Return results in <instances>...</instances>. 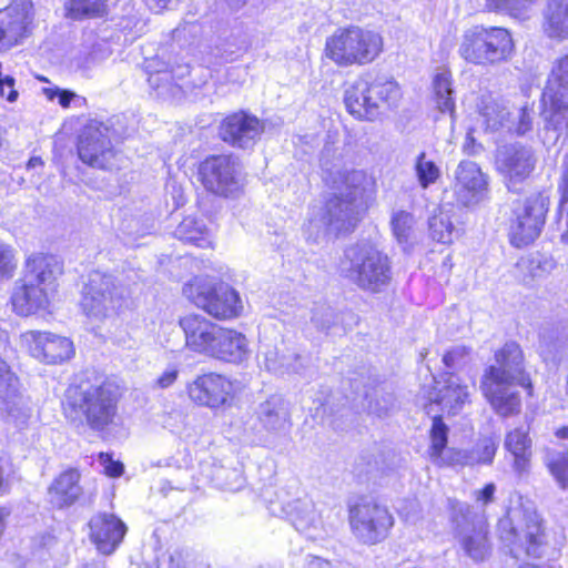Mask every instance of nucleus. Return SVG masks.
<instances>
[{"label":"nucleus","instance_id":"obj_40","mask_svg":"<svg viewBox=\"0 0 568 568\" xmlns=\"http://www.w3.org/2000/svg\"><path fill=\"white\" fill-rule=\"evenodd\" d=\"M534 2L536 0H486V8L524 20L528 17L529 8Z\"/></svg>","mask_w":568,"mask_h":568},{"label":"nucleus","instance_id":"obj_41","mask_svg":"<svg viewBox=\"0 0 568 568\" xmlns=\"http://www.w3.org/2000/svg\"><path fill=\"white\" fill-rule=\"evenodd\" d=\"M20 378L11 365L0 356V399L8 400L18 396Z\"/></svg>","mask_w":568,"mask_h":568},{"label":"nucleus","instance_id":"obj_57","mask_svg":"<svg viewBox=\"0 0 568 568\" xmlns=\"http://www.w3.org/2000/svg\"><path fill=\"white\" fill-rule=\"evenodd\" d=\"M539 343L541 353L546 355V353H551L552 348L557 352L558 347L562 343V339L557 333L555 336L552 331L549 332L548 329L542 328L539 333Z\"/></svg>","mask_w":568,"mask_h":568},{"label":"nucleus","instance_id":"obj_32","mask_svg":"<svg viewBox=\"0 0 568 568\" xmlns=\"http://www.w3.org/2000/svg\"><path fill=\"white\" fill-rule=\"evenodd\" d=\"M211 215H184L174 231V236L199 247H209L212 243V227L207 222Z\"/></svg>","mask_w":568,"mask_h":568},{"label":"nucleus","instance_id":"obj_55","mask_svg":"<svg viewBox=\"0 0 568 568\" xmlns=\"http://www.w3.org/2000/svg\"><path fill=\"white\" fill-rule=\"evenodd\" d=\"M109 302L112 304L111 307L119 313L129 308L132 305L130 288L121 287L118 292V288L113 284V291L109 290Z\"/></svg>","mask_w":568,"mask_h":568},{"label":"nucleus","instance_id":"obj_37","mask_svg":"<svg viewBox=\"0 0 568 568\" xmlns=\"http://www.w3.org/2000/svg\"><path fill=\"white\" fill-rule=\"evenodd\" d=\"M434 101L437 109L452 115L455 112L454 90L452 88V74L449 71L442 70L433 79Z\"/></svg>","mask_w":568,"mask_h":568},{"label":"nucleus","instance_id":"obj_43","mask_svg":"<svg viewBox=\"0 0 568 568\" xmlns=\"http://www.w3.org/2000/svg\"><path fill=\"white\" fill-rule=\"evenodd\" d=\"M546 465L560 488L568 487V453L549 452Z\"/></svg>","mask_w":568,"mask_h":568},{"label":"nucleus","instance_id":"obj_61","mask_svg":"<svg viewBox=\"0 0 568 568\" xmlns=\"http://www.w3.org/2000/svg\"><path fill=\"white\" fill-rule=\"evenodd\" d=\"M496 493V485L493 483L486 484L481 489L475 490L473 496L476 503L481 506H487L494 500Z\"/></svg>","mask_w":568,"mask_h":568},{"label":"nucleus","instance_id":"obj_21","mask_svg":"<svg viewBox=\"0 0 568 568\" xmlns=\"http://www.w3.org/2000/svg\"><path fill=\"white\" fill-rule=\"evenodd\" d=\"M33 29V4L31 0H12L0 11V42L14 44L29 36Z\"/></svg>","mask_w":568,"mask_h":568},{"label":"nucleus","instance_id":"obj_5","mask_svg":"<svg viewBox=\"0 0 568 568\" xmlns=\"http://www.w3.org/2000/svg\"><path fill=\"white\" fill-rule=\"evenodd\" d=\"M429 458L439 467H473L475 465H490L494 462L498 439L487 436L478 439L471 449L448 448V427L442 416L435 415L430 428Z\"/></svg>","mask_w":568,"mask_h":568},{"label":"nucleus","instance_id":"obj_64","mask_svg":"<svg viewBox=\"0 0 568 568\" xmlns=\"http://www.w3.org/2000/svg\"><path fill=\"white\" fill-rule=\"evenodd\" d=\"M122 120L126 122V118L124 115H115L111 119L112 132L116 139H123L128 132V125L122 124Z\"/></svg>","mask_w":568,"mask_h":568},{"label":"nucleus","instance_id":"obj_48","mask_svg":"<svg viewBox=\"0 0 568 568\" xmlns=\"http://www.w3.org/2000/svg\"><path fill=\"white\" fill-rule=\"evenodd\" d=\"M337 320L338 315L326 304L316 305L312 311L311 321L321 332L328 333L329 329L337 328Z\"/></svg>","mask_w":568,"mask_h":568},{"label":"nucleus","instance_id":"obj_52","mask_svg":"<svg viewBox=\"0 0 568 568\" xmlns=\"http://www.w3.org/2000/svg\"><path fill=\"white\" fill-rule=\"evenodd\" d=\"M90 539L97 546L98 549L103 550L106 541V519L104 517H98L90 520Z\"/></svg>","mask_w":568,"mask_h":568},{"label":"nucleus","instance_id":"obj_11","mask_svg":"<svg viewBox=\"0 0 568 568\" xmlns=\"http://www.w3.org/2000/svg\"><path fill=\"white\" fill-rule=\"evenodd\" d=\"M183 294L195 306L217 320L239 317L243 311L239 292L223 282L194 277L183 286Z\"/></svg>","mask_w":568,"mask_h":568},{"label":"nucleus","instance_id":"obj_26","mask_svg":"<svg viewBox=\"0 0 568 568\" xmlns=\"http://www.w3.org/2000/svg\"><path fill=\"white\" fill-rule=\"evenodd\" d=\"M257 358L260 365L276 375H304L310 364V357L294 351L284 353L276 345L261 342Z\"/></svg>","mask_w":568,"mask_h":568},{"label":"nucleus","instance_id":"obj_50","mask_svg":"<svg viewBox=\"0 0 568 568\" xmlns=\"http://www.w3.org/2000/svg\"><path fill=\"white\" fill-rule=\"evenodd\" d=\"M18 268L16 250L0 241V278H11Z\"/></svg>","mask_w":568,"mask_h":568},{"label":"nucleus","instance_id":"obj_63","mask_svg":"<svg viewBox=\"0 0 568 568\" xmlns=\"http://www.w3.org/2000/svg\"><path fill=\"white\" fill-rule=\"evenodd\" d=\"M179 369L176 366H169L158 378V385L161 388L170 387L178 378Z\"/></svg>","mask_w":568,"mask_h":568},{"label":"nucleus","instance_id":"obj_9","mask_svg":"<svg viewBox=\"0 0 568 568\" xmlns=\"http://www.w3.org/2000/svg\"><path fill=\"white\" fill-rule=\"evenodd\" d=\"M383 48L382 37L375 32L349 27L337 29L325 43V54L339 67L372 62Z\"/></svg>","mask_w":568,"mask_h":568},{"label":"nucleus","instance_id":"obj_33","mask_svg":"<svg viewBox=\"0 0 568 568\" xmlns=\"http://www.w3.org/2000/svg\"><path fill=\"white\" fill-rule=\"evenodd\" d=\"M545 215H516L509 226V241L515 247L532 243L545 225Z\"/></svg>","mask_w":568,"mask_h":568},{"label":"nucleus","instance_id":"obj_8","mask_svg":"<svg viewBox=\"0 0 568 568\" xmlns=\"http://www.w3.org/2000/svg\"><path fill=\"white\" fill-rule=\"evenodd\" d=\"M500 539L510 547V552L517 557L523 550L527 556L540 558L546 550V536L541 520L535 511L520 507L511 508L499 519Z\"/></svg>","mask_w":568,"mask_h":568},{"label":"nucleus","instance_id":"obj_28","mask_svg":"<svg viewBox=\"0 0 568 568\" xmlns=\"http://www.w3.org/2000/svg\"><path fill=\"white\" fill-rule=\"evenodd\" d=\"M104 130L102 123L90 121L78 138L79 158L92 168L104 169L105 166Z\"/></svg>","mask_w":568,"mask_h":568},{"label":"nucleus","instance_id":"obj_56","mask_svg":"<svg viewBox=\"0 0 568 568\" xmlns=\"http://www.w3.org/2000/svg\"><path fill=\"white\" fill-rule=\"evenodd\" d=\"M42 92L49 101H53L55 98H58L59 104L64 109L69 108L73 100L80 99L74 92L70 90H63L58 87L43 88Z\"/></svg>","mask_w":568,"mask_h":568},{"label":"nucleus","instance_id":"obj_3","mask_svg":"<svg viewBox=\"0 0 568 568\" xmlns=\"http://www.w3.org/2000/svg\"><path fill=\"white\" fill-rule=\"evenodd\" d=\"M329 153L331 149L327 148L321 158V165L329 173L332 183L331 191L324 196V213H358L359 210L367 209V202L374 192V179L362 170L333 172L334 165L327 159Z\"/></svg>","mask_w":568,"mask_h":568},{"label":"nucleus","instance_id":"obj_46","mask_svg":"<svg viewBox=\"0 0 568 568\" xmlns=\"http://www.w3.org/2000/svg\"><path fill=\"white\" fill-rule=\"evenodd\" d=\"M390 224L397 242L405 252H408L413 246L412 215H393Z\"/></svg>","mask_w":568,"mask_h":568},{"label":"nucleus","instance_id":"obj_22","mask_svg":"<svg viewBox=\"0 0 568 568\" xmlns=\"http://www.w3.org/2000/svg\"><path fill=\"white\" fill-rule=\"evenodd\" d=\"M285 516L294 528L305 534L308 539H317L321 536L322 520L315 510L314 503L308 498H297L288 501H272L271 510L276 513V507Z\"/></svg>","mask_w":568,"mask_h":568},{"label":"nucleus","instance_id":"obj_14","mask_svg":"<svg viewBox=\"0 0 568 568\" xmlns=\"http://www.w3.org/2000/svg\"><path fill=\"white\" fill-rule=\"evenodd\" d=\"M197 175L206 191L223 197L237 195L243 186L241 164L231 154L207 156L200 163Z\"/></svg>","mask_w":568,"mask_h":568},{"label":"nucleus","instance_id":"obj_60","mask_svg":"<svg viewBox=\"0 0 568 568\" xmlns=\"http://www.w3.org/2000/svg\"><path fill=\"white\" fill-rule=\"evenodd\" d=\"M200 33L201 26L196 21L184 20L179 27L174 29V36L176 38H186L189 36L191 39H195L200 36Z\"/></svg>","mask_w":568,"mask_h":568},{"label":"nucleus","instance_id":"obj_51","mask_svg":"<svg viewBox=\"0 0 568 568\" xmlns=\"http://www.w3.org/2000/svg\"><path fill=\"white\" fill-rule=\"evenodd\" d=\"M126 532V525L118 516L109 514V555L120 546Z\"/></svg>","mask_w":568,"mask_h":568},{"label":"nucleus","instance_id":"obj_47","mask_svg":"<svg viewBox=\"0 0 568 568\" xmlns=\"http://www.w3.org/2000/svg\"><path fill=\"white\" fill-rule=\"evenodd\" d=\"M415 171L423 189H427L430 184H434L440 176L439 168L433 161L426 159L425 152H422L417 156Z\"/></svg>","mask_w":568,"mask_h":568},{"label":"nucleus","instance_id":"obj_6","mask_svg":"<svg viewBox=\"0 0 568 568\" xmlns=\"http://www.w3.org/2000/svg\"><path fill=\"white\" fill-rule=\"evenodd\" d=\"M513 50L514 41L507 29L483 24L465 30L458 47V53L466 62L483 67L507 61Z\"/></svg>","mask_w":568,"mask_h":568},{"label":"nucleus","instance_id":"obj_7","mask_svg":"<svg viewBox=\"0 0 568 568\" xmlns=\"http://www.w3.org/2000/svg\"><path fill=\"white\" fill-rule=\"evenodd\" d=\"M399 95V88L393 80L384 77L373 80L359 78L345 89L344 103L354 118L373 121L384 106L395 103Z\"/></svg>","mask_w":568,"mask_h":568},{"label":"nucleus","instance_id":"obj_30","mask_svg":"<svg viewBox=\"0 0 568 568\" xmlns=\"http://www.w3.org/2000/svg\"><path fill=\"white\" fill-rule=\"evenodd\" d=\"M248 342L244 334L222 327L217 336L212 358L239 364L248 357Z\"/></svg>","mask_w":568,"mask_h":568},{"label":"nucleus","instance_id":"obj_2","mask_svg":"<svg viewBox=\"0 0 568 568\" xmlns=\"http://www.w3.org/2000/svg\"><path fill=\"white\" fill-rule=\"evenodd\" d=\"M26 273L14 282L9 304L12 312L21 317L48 310L58 291V275L61 264L51 254L34 253L24 262Z\"/></svg>","mask_w":568,"mask_h":568},{"label":"nucleus","instance_id":"obj_34","mask_svg":"<svg viewBox=\"0 0 568 568\" xmlns=\"http://www.w3.org/2000/svg\"><path fill=\"white\" fill-rule=\"evenodd\" d=\"M353 384H357L355 378L351 379L352 387ZM354 394L355 397L353 400H355L357 396H363L367 402L368 412L379 417L386 415L395 404L394 395L392 392L386 390L385 384H378L374 387L365 385L363 392H361L358 385H356Z\"/></svg>","mask_w":568,"mask_h":568},{"label":"nucleus","instance_id":"obj_53","mask_svg":"<svg viewBox=\"0 0 568 568\" xmlns=\"http://www.w3.org/2000/svg\"><path fill=\"white\" fill-rule=\"evenodd\" d=\"M469 352L465 346H457L446 352L443 356L444 365L449 369L458 368L468 361Z\"/></svg>","mask_w":568,"mask_h":568},{"label":"nucleus","instance_id":"obj_1","mask_svg":"<svg viewBox=\"0 0 568 568\" xmlns=\"http://www.w3.org/2000/svg\"><path fill=\"white\" fill-rule=\"evenodd\" d=\"M495 363L487 366L480 381V388L493 409L501 417L516 415L521 409L517 386L531 395L532 384L525 371L524 353L516 342H507L495 352Z\"/></svg>","mask_w":568,"mask_h":568},{"label":"nucleus","instance_id":"obj_35","mask_svg":"<svg viewBox=\"0 0 568 568\" xmlns=\"http://www.w3.org/2000/svg\"><path fill=\"white\" fill-rule=\"evenodd\" d=\"M358 222V215H312L307 232L308 236L312 237L313 226L324 227V234L331 235V239H336L353 232Z\"/></svg>","mask_w":568,"mask_h":568},{"label":"nucleus","instance_id":"obj_18","mask_svg":"<svg viewBox=\"0 0 568 568\" xmlns=\"http://www.w3.org/2000/svg\"><path fill=\"white\" fill-rule=\"evenodd\" d=\"M453 192L460 205H475L487 197L488 176L477 163L460 161L454 172Z\"/></svg>","mask_w":568,"mask_h":568},{"label":"nucleus","instance_id":"obj_15","mask_svg":"<svg viewBox=\"0 0 568 568\" xmlns=\"http://www.w3.org/2000/svg\"><path fill=\"white\" fill-rule=\"evenodd\" d=\"M254 419L253 429L265 442L286 436L292 427L288 403L280 395L260 403Z\"/></svg>","mask_w":568,"mask_h":568},{"label":"nucleus","instance_id":"obj_58","mask_svg":"<svg viewBox=\"0 0 568 568\" xmlns=\"http://www.w3.org/2000/svg\"><path fill=\"white\" fill-rule=\"evenodd\" d=\"M549 211V197L542 193L531 195L527 200L524 213H547Z\"/></svg>","mask_w":568,"mask_h":568},{"label":"nucleus","instance_id":"obj_59","mask_svg":"<svg viewBox=\"0 0 568 568\" xmlns=\"http://www.w3.org/2000/svg\"><path fill=\"white\" fill-rule=\"evenodd\" d=\"M310 412L314 417H320L322 422L326 415H333V406L331 405V396H326L323 399L316 398L313 400V406L310 407Z\"/></svg>","mask_w":568,"mask_h":568},{"label":"nucleus","instance_id":"obj_23","mask_svg":"<svg viewBox=\"0 0 568 568\" xmlns=\"http://www.w3.org/2000/svg\"><path fill=\"white\" fill-rule=\"evenodd\" d=\"M81 473L68 467L53 477L47 487L48 501L54 510H64L77 505L83 497Z\"/></svg>","mask_w":568,"mask_h":568},{"label":"nucleus","instance_id":"obj_42","mask_svg":"<svg viewBox=\"0 0 568 568\" xmlns=\"http://www.w3.org/2000/svg\"><path fill=\"white\" fill-rule=\"evenodd\" d=\"M480 114L486 126L493 131L506 126L508 116H510V112L505 106L493 100L483 105Z\"/></svg>","mask_w":568,"mask_h":568},{"label":"nucleus","instance_id":"obj_44","mask_svg":"<svg viewBox=\"0 0 568 568\" xmlns=\"http://www.w3.org/2000/svg\"><path fill=\"white\" fill-rule=\"evenodd\" d=\"M535 111L528 103L520 106L513 114V118L508 116L506 128L509 131H514L518 135H525L527 132L532 130L534 126Z\"/></svg>","mask_w":568,"mask_h":568},{"label":"nucleus","instance_id":"obj_19","mask_svg":"<svg viewBox=\"0 0 568 568\" xmlns=\"http://www.w3.org/2000/svg\"><path fill=\"white\" fill-rule=\"evenodd\" d=\"M22 337L29 353L48 365L65 362L74 354L73 343L68 337L39 331L26 332Z\"/></svg>","mask_w":568,"mask_h":568},{"label":"nucleus","instance_id":"obj_45","mask_svg":"<svg viewBox=\"0 0 568 568\" xmlns=\"http://www.w3.org/2000/svg\"><path fill=\"white\" fill-rule=\"evenodd\" d=\"M105 2L97 0H71L68 4L69 14L73 19L100 17L105 12Z\"/></svg>","mask_w":568,"mask_h":568},{"label":"nucleus","instance_id":"obj_62","mask_svg":"<svg viewBox=\"0 0 568 568\" xmlns=\"http://www.w3.org/2000/svg\"><path fill=\"white\" fill-rule=\"evenodd\" d=\"M400 517L408 524H415L419 518V506L416 500L408 503L406 507L398 510Z\"/></svg>","mask_w":568,"mask_h":568},{"label":"nucleus","instance_id":"obj_54","mask_svg":"<svg viewBox=\"0 0 568 568\" xmlns=\"http://www.w3.org/2000/svg\"><path fill=\"white\" fill-rule=\"evenodd\" d=\"M558 191L560 193L558 213H568V153L562 159Z\"/></svg>","mask_w":568,"mask_h":568},{"label":"nucleus","instance_id":"obj_13","mask_svg":"<svg viewBox=\"0 0 568 568\" xmlns=\"http://www.w3.org/2000/svg\"><path fill=\"white\" fill-rule=\"evenodd\" d=\"M348 520L352 534L364 545H376L385 540L395 523L385 505L367 498L349 506Z\"/></svg>","mask_w":568,"mask_h":568},{"label":"nucleus","instance_id":"obj_12","mask_svg":"<svg viewBox=\"0 0 568 568\" xmlns=\"http://www.w3.org/2000/svg\"><path fill=\"white\" fill-rule=\"evenodd\" d=\"M450 509L454 536L464 552L476 562L487 559L491 554V541L485 517L459 501H452Z\"/></svg>","mask_w":568,"mask_h":568},{"label":"nucleus","instance_id":"obj_16","mask_svg":"<svg viewBox=\"0 0 568 568\" xmlns=\"http://www.w3.org/2000/svg\"><path fill=\"white\" fill-rule=\"evenodd\" d=\"M187 394L196 405L219 409L231 406L234 386L224 375L207 373L197 376L187 385Z\"/></svg>","mask_w":568,"mask_h":568},{"label":"nucleus","instance_id":"obj_31","mask_svg":"<svg viewBox=\"0 0 568 568\" xmlns=\"http://www.w3.org/2000/svg\"><path fill=\"white\" fill-rule=\"evenodd\" d=\"M504 447L514 458L515 473L518 475L527 473L532 457V440L528 427H517L508 432L505 436Z\"/></svg>","mask_w":568,"mask_h":568},{"label":"nucleus","instance_id":"obj_4","mask_svg":"<svg viewBox=\"0 0 568 568\" xmlns=\"http://www.w3.org/2000/svg\"><path fill=\"white\" fill-rule=\"evenodd\" d=\"M342 268L359 288L379 293L392 281L388 256L368 242H357L344 251Z\"/></svg>","mask_w":568,"mask_h":568},{"label":"nucleus","instance_id":"obj_10","mask_svg":"<svg viewBox=\"0 0 568 568\" xmlns=\"http://www.w3.org/2000/svg\"><path fill=\"white\" fill-rule=\"evenodd\" d=\"M65 418L85 423L93 430H103L106 425L105 381H83L68 387L62 402Z\"/></svg>","mask_w":568,"mask_h":568},{"label":"nucleus","instance_id":"obj_17","mask_svg":"<svg viewBox=\"0 0 568 568\" xmlns=\"http://www.w3.org/2000/svg\"><path fill=\"white\" fill-rule=\"evenodd\" d=\"M433 378L435 385L428 394L429 403L425 407L427 414L438 407L448 415H456L470 403L468 386L462 383L459 376L446 373L440 379Z\"/></svg>","mask_w":568,"mask_h":568},{"label":"nucleus","instance_id":"obj_20","mask_svg":"<svg viewBox=\"0 0 568 568\" xmlns=\"http://www.w3.org/2000/svg\"><path fill=\"white\" fill-rule=\"evenodd\" d=\"M541 103L545 140L556 143L568 131V93L546 85Z\"/></svg>","mask_w":568,"mask_h":568},{"label":"nucleus","instance_id":"obj_24","mask_svg":"<svg viewBox=\"0 0 568 568\" xmlns=\"http://www.w3.org/2000/svg\"><path fill=\"white\" fill-rule=\"evenodd\" d=\"M180 326L189 349L211 357L222 326L197 314L182 317Z\"/></svg>","mask_w":568,"mask_h":568},{"label":"nucleus","instance_id":"obj_29","mask_svg":"<svg viewBox=\"0 0 568 568\" xmlns=\"http://www.w3.org/2000/svg\"><path fill=\"white\" fill-rule=\"evenodd\" d=\"M557 266L555 258L539 251L521 256L516 263V276L519 281L531 286L535 282L546 278Z\"/></svg>","mask_w":568,"mask_h":568},{"label":"nucleus","instance_id":"obj_39","mask_svg":"<svg viewBox=\"0 0 568 568\" xmlns=\"http://www.w3.org/2000/svg\"><path fill=\"white\" fill-rule=\"evenodd\" d=\"M428 227L432 239L442 244L452 243L459 234L458 229L450 221V215H430Z\"/></svg>","mask_w":568,"mask_h":568},{"label":"nucleus","instance_id":"obj_27","mask_svg":"<svg viewBox=\"0 0 568 568\" xmlns=\"http://www.w3.org/2000/svg\"><path fill=\"white\" fill-rule=\"evenodd\" d=\"M261 132L258 119L244 112L229 115L220 126L222 140L241 149L252 145Z\"/></svg>","mask_w":568,"mask_h":568},{"label":"nucleus","instance_id":"obj_49","mask_svg":"<svg viewBox=\"0 0 568 568\" xmlns=\"http://www.w3.org/2000/svg\"><path fill=\"white\" fill-rule=\"evenodd\" d=\"M546 85L568 93V53L555 63Z\"/></svg>","mask_w":568,"mask_h":568},{"label":"nucleus","instance_id":"obj_25","mask_svg":"<svg viewBox=\"0 0 568 568\" xmlns=\"http://www.w3.org/2000/svg\"><path fill=\"white\" fill-rule=\"evenodd\" d=\"M536 159L530 148L507 144L497 150L496 166L510 182L527 179L535 168Z\"/></svg>","mask_w":568,"mask_h":568},{"label":"nucleus","instance_id":"obj_38","mask_svg":"<svg viewBox=\"0 0 568 568\" xmlns=\"http://www.w3.org/2000/svg\"><path fill=\"white\" fill-rule=\"evenodd\" d=\"M211 480L217 488L230 491H237L245 484L240 468L224 465H213Z\"/></svg>","mask_w":568,"mask_h":568},{"label":"nucleus","instance_id":"obj_36","mask_svg":"<svg viewBox=\"0 0 568 568\" xmlns=\"http://www.w3.org/2000/svg\"><path fill=\"white\" fill-rule=\"evenodd\" d=\"M544 19L542 28L549 38H568V0L550 1Z\"/></svg>","mask_w":568,"mask_h":568}]
</instances>
